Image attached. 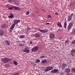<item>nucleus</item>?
Instances as JSON below:
<instances>
[{"mask_svg": "<svg viewBox=\"0 0 75 75\" xmlns=\"http://www.w3.org/2000/svg\"><path fill=\"white\" fill-rule=\"evenodd\" d=\"M23 51H24L25 52H26V53H29L30 52V50L29 49H28L27 48H25L23 50Z\"/></svg>", "mask_w": 75, "mask_h": 75, "instance_id": "5", "label": "nucleus"}, {"mask_svg": "<svg viewBox=\"0 0 75 75\" xmlns=\"http://www.w3.org/2000/svg\"><path fill=\"white\" fill-rule=\"evenodd\" d=\"M15 26V25L14 24V23H13V24H12V25L11 26L10 29H11V30H13V28H14V27Z\"/></svg>", "mask_w": 75, "mask_h": 75, "instance_id": "12", "label": "nucleus"}, {"mask_svg": "<svg viewBox=\"0 0 75 75\" xmlns=\"http://www.w3.org/2000/svg\"><path fill=\"white\" fill-rule=\"evenodd\" d=\"M72 71H73V72H75V68H74L71 69Z\"/></svg>", "mask_w": 75, "mask_h": 75, "instance_id": "25", "label": "nucleus"}, {"mask_svg": "<svg viewBox=\"0 0 75 75\" xmlns=\"http://www.w3.org/2000/svg\"><path fill=\"white\" fill-rule=\"evenodd\" d=\"M72 33L73 34H75V29H74L73 30Z\"/></svg>", "mask_w": 75, "mask_h": 75, "instance_id": "23", "label": "nucleus"}, {"mask_svg": "<svg viewBox=\"0 0 75 75\" xmlns=\"http://www.w3.org/2000/svg\"><path fill=\"white\" fill-rule=\"evenodd\" d=\"M58 71V70L57 69H55L51 71V73H56V72H57Z\"/></svg>", "mask_w": 75, "mask_h": 75, "instance_id": "10", "label": "nucleus"}, {"mask_svg": "<svg viewBox=\"0 0 75 75\" xmlns=\"http://www.w3.org/2000/svg\"><path fill=\"white\" fill-rule=\"evenodd\" d=\"M47 16H48V18H51V16L49 15H48Z\"/></svg>", "mask_w": 75, "mask_h": 75, "instance_id": "40", "label": "nucleus"}, {"mask_svg": "<svg viewBox=\"0 0 75 75\" xmlns=\"http://www.w3.org/2000/svg\"><path fill=\"white\" fill-rule=\"evenodd\" d=\"M12 30H10V31H10V32H11V31H12Z\"/></svg>", "mask_w": 75, "mask_h": 75, "instance_id": "45", "label": "nucleus"}, {"mask_svg": "<svg viewBox=\"0 0 75 75\" xmlns=\"http://www.w3.org/2000/svg\"><path fill=\"white\" fill-rule=\"evenodd\" d=\"M61 68L62 69V70H64V69L65 68V67H64L63 66H62Z\"/></svg>", "mask_w": 75, "mask_h": 75, "instance_id": "34", "label": "nucleus"}, {"mask_svg": "<svg viewBox=\"0 0 75 75\" xmlns=\"http://www.w3.org/2000/svg\"><path fill=\"white\" fill-rule=\"evenodd\" d=\"M75 40H73L71 41L72 44H74L75 43Z\"/></svg>", "mask_w": 75, "mask_h": 75, "instance_id": "33", "label": "nucleus"}, {"mask_svg": "<svg viewBox=\"0 0 75 75\" xmlns=\"http://www.w3.org/2000/svg\"><path fill=\"white\" fill-rule=\"evenodd\" d=\"M71 55L72 56H74V54L72 53H71Z\"/></svg>", "mask_w": 75, "mask_h": 75, "instance_id": "42", "label": "nucleus"}, {"mask_svg": "<svg viewBox=\"0 0 75 75\" xmlns=\"http://www.w3.org/2000/svg\"><path fill=\"white\" fill-rule=\"evenodd\" d=\"M6 27V25L4 24L3 25L1 26L2 28H4Z\"/></svg>", "mask_w": 75, "mask_h": 75, "instance_id": "18", "label": "nucleus"}, {"mask_svg": "<svg viewBox=\"0 0 75 75\" xmlns=\"http://www.w3.org/2000/svg\"><path fill=\"white\" fill-rule=\"evenodd\" d=\"M35 13H37V14L38 13V11H35Z\"/></svg>", "mask_w": 75, "mask_h": 75, "instance_id": "41", "label": "nucleus"}, {"mask_svg": "<svg viewBox=\"0 0 75 75\" xmlns=\"http://www.w3.org/2000/svg\"><path fill=\"white\" fill-rule=\"evenodd\" d=\"M14 23H13L15 25L17 24L18 23L20 22V20H13Z\"/></svg>", "mask_w": 75, "mask_h": 75, "instance_id": "7", "label": "nucleus"}, {"mask_svg": "<svg viewBox=\"0 0 75 75\" xmlns=\"http://www.w3.org/2000/svg\"><path fill=\"white\" fill-rule=\"evenodd\" d=\"M62 66L64 67V68H65V67H67V64H65L63 63L62 64Z\"/></svg>", "mask_w": 75, "mask_h": 75, "instance_id": "20", "label": "nucleus"}, {"mask_svg": "<svg viewBox=\"0 0 75 75\" xmlns=\"http://www.w3.org/2000/svg\"><path fill=\"white\" fill-rule=\"evenodd\" d=\"M6 42L7 44V45H10V42L6 40Z\"/></svg>", "mask_w": 75, "mask_h": 75, "instance_id": "24", "label": "nucleus"}, {"mask_svg": "<svg viewBox=\"0 0 75 75\" xmlns=\"http://www.w3.org/2000/svg\"><path fill=\"white\" fill-rule=\"evenodd\" d=\"M64 28L65 29L67 28V23L65 22L64 25Z\"/></svg>", "mask_w": 75, "mask_h": 75, "instance_id": "19", "label": "nucleus"}, {"mask_svg": "<svg viewBox=\"0 0 75 75\" xmlns=\"http://www.w3.org/2000/svg\"><path fill=\"white\" fill-rule=\"evenodd\" d=\"M38 63H39V62H40V60L39 59H37L36 60V61Z\"/></svg>", "mask_w": 75, "mask_h": 75, "instance_id": "30", "label": "nucleus"}, {"mask_svg": "<svg viewBox=\"0 0 75 75\" xmlns=\"http://www.w3.org/2000/svg\"><path fill=\"white\" fill-rule=\"evenodd\" d=\"M4 32V31L3 30H0V35H3V33Z\"/></svg>", "mask_w": 75, "mask_h": 75, "instance_id": "17", "label": "nucleus"}, {"mask_svg": "<svg viewBox=\"0 0 75 75\" xmlns=\"http://www.w3.org/2000/svg\"><path fill=\"white\" fill-rule=\"evenodd\" d=\"M19 37L20 38H24V36L21 35L19 36Z\"/></svg>", "mask_w": 75, "mask_h": 75, "instance_id": "28", "label": "nucleus"}, {"mask_svg": "<svg viewBox=\"0 0 75 75\" xmlns=\"http://www.w3.org/2000/svg\"><path fill=\"white\" fill-rule=\"evenodd\" d=\"M24 44H21L20 43L19 44V46L20 47H23V46H24Z\"/></svg>", "mask_w": 75, "mask_h": 75, "instance_id": "22", "label": "nucleus"}, {"mask_svg": "<svg viewBox=\"0 0 75 75\" xmlns=\"http://www.w3.org/2000/svg\"><path fill=\"white\" fill-rule=\"evenodd\" d=\"M24 42H24H25L23 41V42Z\"/></svg>", "mask_w": 75, "mask_h": 75, "instance_id": "46", "label": "nucleus"}, {"mask_svg": "<svg viewBox=\"0 0 75 75\" xmlns=\"http://www.w3.org/2000/svg\"><path fill=\"white\" fill-rule=\"evenodd\" d=\"M57 25L59 26V27H62V25H61V23L59 22H58L57 24Z\"/></svg>", "mask_w": 75, "mask_h": 75, "instance_id": "14", "label": "nucleus"}, {"mask_svg": "<svg viewBox=\"0 0 75 75\" xmlns=\"http://www.w3.org/2000/svg\"><path fill=\"white\" fill-rule=\"evenodd\" d=\"M11 59L8 58H4L2 59V61L4 62H7L9 61H11Z\"/></svg>", "mask_w": 75, "mask_h": 75, "instance_id": "2", "label": "nucleus"}, {"mask_svg": "<svg viewBox=\"0 0 75 75\" xmlns=\"http://www.w3.org/2000/svg\"><path fill=\"white\" fill-rule=\"evenodd\" d=\"M8 9L11 10L13 9L15 10H20V8H18V7L13 6L12 7L9 8Z\"/></svg>", "mask_w": 75, "mask_h": 75, "instance_id": "1", "label": "nucleus"}, {"mask_svg": "<svg viewBox=\"0 0 75 75\" xmlns=\"http://www.w3.org/2000/svg\"><path fill=\"white\" fill-rule=\"evenodd\" d=\"M32 44V42H30V44Z\"/></svg>", "mask_w": 75, "mask_h": 75, "instance_id": "44", "label": "nucleus"}, {"mask_svg": "<svg viewBox=\"0 0 75 75\" xmlns=\"http://www.w3.org/2000/svg\"><path fill=\"white\" fill-rule=\"evenodd\" d=\"M71 52L72 53H75V49L72 50L71 51Z\"/></svg>", "mask_w": 75, "mask_h": 75, "instance_id": "26", "label": "nucleus"}, {"mask_svg": "<svg viewBox=\"0 0 75 75\" xmlns=\"http://www.w3.org/2000/svg\"><path fill=\"white\" fill-rule=\"evenodd\" d=\"M58 14H59L57 12L56 13H55V15H56V16H57L58 15Z\"/></svg>", "mask_w": 75, "mask_h": 75, "instance_id": "38", "label": "nucleus"}, {"mask_svg": "<svg viewBox=\"0 0 75 75\" xmlns=\"http://www.w3.org/2000/svg\"><path fill=\"white\" fill-rule=\"evenodd\" d=\"M13 63L15 65H17V62L16 61H14Z\"/></svg>", "mask_w": 75, "mask_h": 75, "instance_id": "21", "label": "nucleus"}, {"mask_svg": "<svg viewBox=\"0 0 75 75\" xmlns=\"http://www.w3.org/2000/svg\"><path fill=\"white\" fill-rule=\"evenodd\" d=\"M15 4L16 5H18V3L17 1H16L15 2Z\"/></svg>", "mask_w": 75, "mask_h": 75, "instance_id": "35", "label": "nucleus"}, {"mask_svg": "<svg viewBox=\"0 0 75 75\" xmlns=\"http://www.w3.org/2000/svg\"><path fill=\"white\" fill-rule=\"evenodd\" d=\"M69 43V41L68 40L66 41L65 42V44H68Z\"/></svg>", "mask_w": 75, "mask_h": 75, "instance_id": "29", "label": "nucleus"}, {"mask_svg": "<svg viewBox=\"0 0 75 75\" xmlns=\"http://www.w3.org/2000/svg\"><path fill=\"white\" fill-rule=\"evenodd\" d=\"M45 62H47V60H43L42 61V63H45Z\"/></svg>", "mask_w": 75, "mask_h": 75, "instance_id": "27", "label": "nucleus"}, {"mask_svg": "<svg viewBox=\"0 0 75 75\" xmlns=\"http://www.w3.org/2000/svg\"><path fill=\"white\" fill-rule=\"evenodd\" d=\"M27 30H29V31H30V30H31V28H27Z\"/></svg>", "mask_w": 75, "mask_h": 75, "instance_id": "36", "label": "nucleus"}, {"mask_svg": "<svg viewBox=\"0 0 75 75\" xmlns=\"http://www.w3.org/2000/svg\"><path fill=\"white\" fill-rule=\"evenodd\" d=\"M72 23H69L67 28L68 30H70V29L71 28V27H72Z\"/></svg>", "mask_w": 75, "mask_h": 75, "instance_id": "9", "label": "nucleus"}, {"mask_svg": "<svg viewBox=\"0 0 75 75\" xmlns=\"http://www.w3.org/2000/svg\"><path fill=\"white\" fill-rule=\"evenodd\" d=\"M13 1V0H8V2H10V3H11Z\"/></svg>", "mask_w": 75, "mask_h": 75, "instance_id": "31", "label": "nucleus"}, {"mask_svg": "<svg viewBox=\"0 0 75 75\" xmlns=\"http://www.w3.org/2000/svg\"><path fill=\"white\" fill-rule=\"evenodd\" d=\"M44 57H45L44 56H41V57H40V58H44Z\"/></svg>", "mask_w": 75, "mask_h": 75, "instance_id": "39", "label": "nucleus"}, {"mask_svg": "<svg viewBox=\"0 0 75 75\" xmlns=\"http://www.w3.org/2000/svg\"><path fill=\"white\" fill-rule=\"evenodd\" d=\"M38 50V46H36L33 47L32 49V51L34 52V51H37Z\"/></svg>", "mask_w": 75, "mask_h": 75, "instance_id": "4", "label": "nucleus"}, {"mask_svg": "<svg viewBox=\"0 0 75 75\" xmlns=\"http://www.w3.org/2000/svg\"><path fill=\"white\" fill-rule=\"evenodd\" d=\"M35 36L36 37H38L40 36V34L39 33H36L35 34Z\"/></svg>", "mask_w": 75, "mask_h": 75, "instance_id": "16", "label": "nucleus"}, {"mask_svg": "<svg viewBox=\"0 0 75 75\" xmlns=\"http://www.w3.org/2000/svg\"><path fill=\"white\" fill-rule=\"evenodd\" d=\"M8 18H12L14 17V15L11 13L10 14V16H8Z\"/></svg>", "mask_w": 75, "mask_h": 75, "instance_id": "13", "label": "nucleus"}, {"mask_svg": "<svg viewBox=\"0 0 75 75\" xmlns=\"http://www.w3.org/2000/svg\"><path fill=\"white\" fill-rule=\"evenodd\" d=\"M50 38L53 39L54 38H55V35H54V33H51L50 35Z\"/></svg>", "mask_w": 75, "mask_h": 75, "instance_id": "11", "label": "nucleus"}, {"mask_svg": "<svg viewBox=\"0 0 75 75\" xmlns=\"http://www.w3.org/2000/svg\"><path fill=\"white\" fill-rule=\"evenodd\" d=\"M61 75H64V72H61Z\"/></svg>", "mask_w": 75, "mask_h": 75, "instance_id": "37", "label": "nucleus"}, {"mask_svg": "<svg viewBox=\"0 0 75 75\" xmlns=\"http://www.w3.org/2000/svg\"><path fill=\"white\" fill-rule=\"evenodd\" d=\"M70 71H71V69L69 68L65 69V71L67 72H70Z\"/></svg>", "mask_w": 75, "mask_h": 75, "instance_id": "15", "label": "nucleus"}, {"mask_svg": "<svg viewBox=\"0 0 75 75\" xmlns=\"http://www.w3.org/2000/svg\"><path fill=\"white\" fill-rule=\"evenodd\" d=\"M74 15V13H72L70 15H69L68 17V21H70L71 20V19L72 17V16Z\"/></svg>", "mask_w": 75, "mask_h": 75, "instance_id": "6", "label": "nucleus"}, {"mask_svg": "<svg viewBox=\"0 0 75 75\" xmlns=\"http://www.w3.org/2000/svg\"><path fill=\"white\" fill-rule=\"evenodd\" d=\"M46 24H50V23H46Z\"/></svg>", "mask_w": 75, "mask_h": 75, "instance_id": "43", "label": "nucleus"}, {"mask_svg": "<svg viewBox=\"0 0 75 75\" xmlns=\"http://www.w3.org/2000/svg\"><path fill=\"white\" fill-rule=\"evenodd\" d=\"M53 69V67H48L46 68V69L45 70V72H47L50 70H52Z\"/></svg>", "mask_w": 75, "mask_h": 75, "instance_id": "3", "label": "nucleus"}, {"mask_svg": "<svg viewBox=\"0 0 75 75\" xmlns=\"http://www.w3.org/2000/svg\"><path fill=\"white\" fill-rule=\"evenodd\" d=\"M39 31L41 32V33H47L48 32V30L46 29L45 30H42L41 29H39Z\"/></svg>", "mask_w": 75, "mask_h": 75, "instance_id": "8", "label": "nucleus"}, {"mask_svg": "<svg viewBox=\"0 0 75 75\" xmlns=\"http://www.w3.org/2000/svg\"><path fill=\"white\" fill-rule=\"evenodd\" d=\"M29 12L27 11L26 12L25 14L26 15H28V14H29Z\"/></svg>", "mask_w": 75, "mask_h": 75, "instance_id": "32", "label": "nucleus"}]
</instances>
